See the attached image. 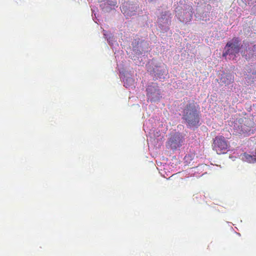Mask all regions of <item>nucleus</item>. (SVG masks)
I'll list each match as a JSON object with an SVG mask.
<instances>
[{
  "label": "nucleus",
  "instance_id": "nucleus-1",
  "mask_svg": "<svg viewBox=\"0 0 256 256\" xmlns=\"http://www.w3.org/2000/svg\"><path fill=\"white\" fill-rule=\"evenodd\" d=\"M183 119L184 120L188 127L197 126L200 122V118L194 103L186 105L184 110Z\"/></svg>",
  "mask_w": 256,
  "mask_h": 256
},
{
  "label": "nucleus",
  "instance_id": "nucleus-2",
  "mask_svg": "<svg viewBox=\"0 0 256 256\" xmlns=\"http://www.w3.org/2000/svg\"><path fill=\"white\" fill-rule=\"evenodd\" d=\"M212 146L218 154H226L228 150L229 144L224 136H218L214 139Z\"/></svg>",
  "mask_w": 256,
  "mask_h": 256
},
{
  "label": "nucleus",
  "instance_id": "nucleus-3",
  "mask_svg": "<svg viewBox=\"0 0 256 256\" xmlns=\"http://www.w3.org/2000/svg\"><path fill=\"white\" fill-rule=\"evenodd\" d=\"M240 42L238 38H233L227 42L224 48L226 51L223 53L222 56H226L228 55L236 56V54L240 52L241 48Z\"/></svg>",
  "mask_w": 256,
  "mask_h": 256
},
{
  "label": "nucleus",
  "instance_id": "nucleus-4",
  "mask_svg": "<svg viewBox=\"0 0 256 256\" xmlns=\"http://www.w3.org/2000/svg\"><path fill=\"white\" fill-rule=\"evenodd\" d=\"M182 136L179 132H175L170 135L168 142V146L172 150H176L182 146Z\"/></svg>",
  "mask_w": 256,
  "mask_h": 256
},
{
  "label": "nucleus",
  "instance_id": "nucleus-5",
  "mask_svg": "<svg viewBox=\"0 0 256 256\" xmlns=\"http://www.w3.org/2000/svg\"><path fill=\"white\" fill-rule=\"evenodd\" d=\"M147 96L150 98V100H156L159 98L160 94V90L157 85H150L146 88Z\"/></svg>",
  "mask_w": 256,
  "mask_h": 256
},
{
  "label": "nucleus",
  "instance_id": "nucleus-6",
  "mask_svg": "<svg viewBox=\"0 0 256 256\" xmlns=\"http://www.w3.org/2000/svg\"><path fill=\"white\" fill-rule=\"evenodd\" d=\"M222 80L226 85H228L234 82V76L230 74H227L222 78Z\"/></svg>",
  "mask_w": 256,
  "mask_h": 256
},
{
  "label": "nucleus",
  "instance_id": "nucleus-7",
  "mask_svg": "<svg viewBox=\"0 0 256 256\" xmlns=\"http://www.w3.org/2000/svg\"><path fill=\"white\" fill-rule=\"evenodd\" d=\"M133 83L134 80L131 78H126L124 82V86L126 88L130 87L133 84Z\"/></svg>",
  "mask_w": 256,
  "mask_h": 256
},
{
  "label": "nucleus",
  "instance_id": "nucleus-8",
  "mask_svg": "<svg viewBox=\"0 0 256 256\" xmlns=\"http://www.w3.org/2000/svg\"><path fill=\"white\" fill-rule=\"evenodd\" d=\"M246 80L247 81V82L250 84H252V83H254V78H252V76L251 75H248L246 76Z\"/></svg>",
  "mask_w": 256,
  "mask_h": 256
},
{
  "label": "nucleus",
  "instance_id": "nucleus-9",
  "mask_svg": "<svg viewBox=\"0 0 256 256\" xmlns=\"http://www.w3.org/2000/svg\"><path fill=\"white\" fill-rule=\"evenodd\" d=\"M189 8H190V12H188V14L190 16V18H186V20H185L184 18H183L182 20V21L183 22H186V21H188V20H190L191 18L192 17V14H193V12H192V6H189Z\"/></svg>",
  "mask_w": 256,
  "mask_h": 256
},
{
  "label": "nucleus",
  "instance_id": "nucleus-10",
  "mask_svg": "<svg viewBox=\"0 0 256 256\" xmlns=\"http://www.w3.org/2000/svg\"><path fill=\"white\" fill-rule=\"evenodd\" d=\"M256 48V45L254 44L253 46V48L251 50L250 48H248V50L249 51V54H251L252 55L253 54V52L255 51V49Z\"/></svg>",
  "mask_w": 256,
  "mask_h": 256
},
{
  "label": "nucleus",
  "instance_id": "nucleus-11",
  "mask_svg": "<svg viewBox=\"0 0 256 256\" xmlns=\"http://www.w3.org/2000/svg\"><path fill=\"white\" fill-rule=\"evenodd\" d=\"M246 45L248 46V44L247 43V44H245V46H246Z\"/></svg>",
  "mask_w": 256,
  "mask_h": 256
},
{
  "label": "nucleus",
  "instance_id": "nucleus-12",
  "mask_svg": "<svg viewBox=\"0 0 256 256\" xmlns=\"http://www.w3.org/2000/svg\"><path fill=\"white\" fill-rule=\"evenodd\" d=\"M252 74H256V72H254H254H253V73H252Z\"/></svg>",
  "mask_w": 256,
  "mask_h": 256
}]
</instances>
